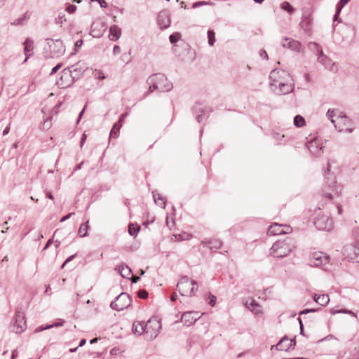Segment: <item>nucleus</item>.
Returning <instances> with one entry per match:
<instances>
[{"label": "nucleus", "instance_id": "338daca9", "mask_svg": "<svg viewBox=\"0 0 359 359\" xmlns=\"http://www.w3.org/2000/svg\"><path fill=\"white\" fill-rule=\"evenodd\" d=\"M64 323H65L64 320H60V322L51 324L50 325H53V327H55L62 326V325H63Z\"/></svg>", "mask_w": 359, "mask_h": 359}, {"label": "nucleus", "instance_id": "c85d7f7f", "mask_svg": "<svg viewBox=\"0 0 359 359\" xmlns=\"http://www.w3.org/2000/svg\"><path fill=\"white\" fill-rule=\"evenodd\" d=\"M144 322H134L133 325V332L134 334L141 335L145 334V330L144 329Z\"/></svg>", "mask_w": 359, "mask_h": 359}, {"label": "nucleus", "instance_id": "2eb2a0df", "mask_svg": "<svg viewBox=\"0 0 359 359\" xmlns=\"http://www.w3.org/2000/svg\"><path fill=\"white\" fill-rule=\"evenodd\" d=\"M296 345L295 339H289L284 337L276 345V348L279 351H287L290 349H294Z\"/></svg>", "mask_w": 359, "mask_h": 359}, {"label": "nucleus", "instance_id": "2f4dec72", "mask_svg": "<svg viewBox=\"0 0 359 359\" xmlns=\"http://www.w3.org/2000/svg\"><path fill=\"white\" fill-rule=\"evenodd\" d=\"M88 224V221L81 224V226L79 229V231H78V234L80 237H86L88 236V230L89 228V226Z\"/></svg>", "mask_w": 359, "mask_h": 359}, {"label": "nucleus", "instance_id": "6ab92c4d", "mask_svg": "<svg viewBox=\"0 0 359 359\" xmlns=\"http://www.w3.org/2000/svg\"><path fill=\"white\" fill-rule=\"evenodd\" d=\"M284 48H287L297 53H300L302 50V45L300 42L296 40H290L288 38H285L284 41L282 43Z\"/></svg>", "mask_w": 359, "mask_h": 359}, {"label": "nucleus", "instance_id": "13d9d810", "mask_svg": "<svg viewBox=\"0 0 359 359\" xmlns=\"http://www.w3.org/2000/svg\"><path fill=\"white\" fill-rule=\"evenodd\" d=\"M259 56L263 59L268 60V55L265 50L262 49L259 50Z\"/></svg>", "mask_w": 359, "mask_h": 359}, {"label": "nucleus", "instance_id": "680f3d73", "mask_svg": "<svg viewBox=\"0 0 359 359\" xmlns=\"http://www.w3.org/2000/svg\"><path fill=\"white\" fill-rule=\"evenodd\" d=\"M86 138H87V135H86V133H83L81 136V142H80V147H82L86 140Z\"/></svg>", "mask_w": 359, "mask_h": 359}, {"label": "nucleus", "instance_id": "4468645a", "mask_svg": "<svg viewBox=\"0 0 359 359\" xmlns=\"http://www.w3.org/2000/svg\"><path fill=\"white\" fill-rule=\"evenodd\" d=\"M200 318L199 313L196 311H187L183 313L181 321L186 326H190Z\"/></svg>", "mask_w": 359, "mask_h": 359}, {"label": "nucleus", "instance_id": "bf43d9fd", "mask_svg": "<svg viewBox=\"0 0 359 359\" xmlns=\"http://www.w3.org/2000/svg\"><path fill=\"white\" fill-rule=\"evenodd\" d=\"M121 53V48L117 46V45H115L113 48V53L114 55H118Z\"/></svg>", "mask_w": 359, "mask_h": 359}, {"label": "nucleus", "instance_id": "864d4df0", "mask_svg": "<svg viewBox=\"0 0 359 359\" xmlns=\"http://www.w3.org/2000/svg\"><path fill=\"white\" fill-rule=\"evenodd\" d=\"M76 6L74 5L69 4L67 6L66 11L69 13H73L76 11Z\"/></svg>", "mask_w": 359, "mask_h": 359}, {"label": "nucleus", "instance_id": "f8f14e48", "mask_svg": "<svg viewBox=\"0 0 359 359\" xmlns=\"http://www.w3.org/2000/svg\"><path fill=\"white\" fill-rule=\"evenodd\" d=\"M337 122L334 127L339 131L351 133L353 130V124L346 116H338Z\"/></svg>", "mask_w": 359, "mask_h": 359}, {"label": "nucleus", "instance_id": "7ed1b4c3", "mask_svg": "<svg viewBox=\"0 0 359 359\" xmlns=\"http://www.w3.org/2000/svg\"><path fill=\"white\" fill-rule=\"evenodd\" d=\"M147 83L149 85V91L144 93V97L155 90H159L161 92H168L173 88L172 83L168 81L164 74L161 73L149 76Z\"/></svg>", "mask_w": 359, "mask_h": 359}, {"label": "nucleus", "instance_id": "09e8293b", "mask_svg": "<svg viewBox=\"0 0 359 359\" xmlns=\"http://www.w3.org/2000/svg\"><path fill=\"white\" fill-rule=\"evenodd\" d=\"M319 310L320 309H306L300 311L299 315L307 314L309 313H314Z\"/></svg>", "mask_w": 359, "mask_h": 359}, {"label": "nucleus", "instance_id": "c03bdc74", "mask_svg": "<svg viewBox=\"0 0 359 359\" xmlns=\"http://www.w3.org/2000/svg\"><path fill=\"white\" fill-rule=\"evenodd\" d=\"M94 75H95V78H97V79H100V80H103L105 79L104 74L101 70H95L94 72Z\"/></svg>", "mask_w": 359, "mask_h": 359}, {"label": "nucleus", "instance_id": "c9c22d12", "mask_svg": "<svg viewBox=\"0 0 359 359\" xmlns=\"http://www.w3.org/2000/svg\"><path fill=\"white\" fill-rule=\"evenodd\" d=\"M140 229V226L131 224L129 225V227H128V233L130 236L136 237Z\"/></svg>", "mask_w": 359, "mask_h": 359}, {"label": "nucleus", "instance_id": "a18cd8bd", "mask_svg": "<svg viewBox=\"0 0 359 359\" xmlns=\"http://www.w3.org/2000/svg\"><path fill=\"white\" fill-rule=\"evenodd\" d=\"M128 115V112H126V113L122 114L120 116L118 121L116 122V126H118V127H119V128H121V127H122L123 122L124 121V119L126 118V117Z\"/></svg>", "mask_w": 359, "mask_h": 359}, {"label": "nucleus", "instance_id": "f257e3e1", "mask_svg": "<svg viewBox=\"0 0 359 359\" xmlns=\"http://www.w3.org/2000/svg\"><path fill=\"white\" fill-rule=\"evenodd\" d=\"M269 88L276 95H287L294 90V79L287 71L276 68L269 74Z\"/></svg>", "mask_w": 359, "mask_h": 359}, {"label": "nucleus", "instance_id": "6e6d98bb", "mask_svg": "<svg viewBox=\"0 0 359 359\" xmlns=\"http://www.w3.org/2000/svg\"><path fill=\"white\" fill-rule=\"evenodd\" d=\"M216 300H217V298L214 295H210L209 296V304L211 305L212 306H215V303H216Z\"/></svg>", "mask_w": 359, "mask_h": 359}, {"label": "nucleus", "instance_id": "4be33fe9", "mask_svg": "<svg viewBox=\"0 0 359 359\" xmlns=\"http://www.w3.org/2000/svg\"><path fill=\"white\" fill-rule=\"evenodd\" d=\"M33 41L29 38L26 39L24 41V53L26 55V57L24 60L23 62H25L28 58L32 55L33 50Z\"/></svg>", "mask_w": 359, "mask_h": 359}, {"label": "nucleus", "instance_id": "dca6fc26", "mask_svg": "<svg viewBox=\"0 0 359 359\" xmlns=\"http://www.w3.org/2000/svg\"><path fill=\"white\" fill-rule=\"evenodd\" d=\"M317 60L319 63L323 65L325 68L327 69L335 72L337 71V67L335 65V63L333 62L327 55H325L323 53H321V55L318 56Z\"/></svg>", "mask_w": 359, "mask_h": 359}, {"label": "nucleus", "instance_id": "aec40b11", "mask_svg": "<svg viewBox=\"0 0 359 359\" xmlns=\"http://www.w3.org/2000/svg\"><path fill=\"white\" fill-rule=\"evenodd\" d=\"M158 24L162 29L168 28L170 25V15L167 11H161L158 15Z\"/></svg>", "mask_w": 359, "mask_h": 359}, {"label": "nucleus", "instance_id": "e2e57ef3", "mask_svg": "<svg viewBox=\"0 0 359 359\" xmlns=\"http://www.w3.org/2000/svg\"><path fill=\"white\" fill-rule=\"evenodd\" d=\"M74 212H71V213H69L67 214V215L62 217L61 219H60V222H63L65 221H66L67 219H69L71 217V216L72 215H74Z\"/></svg>", "mask_w": 359, "mask_h": 359}, {"label": "nucleus", "instance_id": "9d476101", "mask_svg": "<svg viewBox=\"0 0 359 359\" xmlns=\"http://www.w3.org/2000/svg\"><path fill=\"white\" fill-rule=\"evenodd\" d=\"M46 41L49 46L51 57H59L65 53V46L61 40L47 39Z\"/></svg>", "mask_w": 359, "mask_h": 359}, {"label": "nucleus", "instance_id": "a878e982", "mask_svg": "<svg viewBox=\"0 0 359 359\" xmlns=\"http://www.w3.org/2000/svg\"><path fill=\"white\" fill-rule=\"evenodd\" d=\"M273 139L275 140L278 144H285L290 140V137L285 134H280L278 132L272 133Z\"/></svg>", "mask_w": 359, "mask_h": 359}, {"label": "nucleus", "instance_id": "e433bc0d", "mask_svg": "<svg viewBox=\"0 0 359 359\" xmlns=\"http://www.w3.org/2000/svg\"><path fill=\"white\" fill-rule=\"evenodd\" d=\"M207 34H208V44L210 46H212L215 43V32L212 30V29H209L207 32Z\"/></svg>", "mask_w": 359, "mask_h": 359}, {"label": "nucleus", "instance_id": "8fccbe9b", "mask_svg": "<svg viewBox=\"0 0 359 359\" xmlns=\"http://www.w3.org/2000/svg\"><path fill=\"white\" fill-rule=\"evenodd\" d=\"M148 292L146 290H139L137 296L140 299H147L148 297Z\"/></svg>", "mask_w": 359, "mask_h": 359}, {"label": "nucleus", "instance_id": "5701e85b", "mask_svg": "<svg viewBox=\"0 0 359 359\" xmlns=\"http://www.w3.org/2000/svg\"><path fill=\"white\" fill-rule=\"evenodd\" d=\"M121 34V29L117 25H112L109 27V39L112 41H117Z\"/></svg>", "mask_w": 359, "mask_h": 359}, {"label": "nucleus", "instance_id": "69168bd1", "mask_svg": "<svg viewBox=\"0 0 359 359\" xmlns=\"http://www.w3.org/2000/svg\"><path fill=\"white\" fill-rule=\"evenodd\" d=\"M298 321H299V326H300V334H304V326H303V323H302V320L300 318H298Z\"/></svg>", "mask_w": 359, "mask_h": 359}, {"label": "nucleus", "instance_id": "052dcab7", "mask_svg": "<svg viewBox=\"0 0 359 359\" xmlns=\"http://www.w3.org/2000/svg\"><path fill=\"white\" fill-rule=\"evenodd\" d=\"M76 254L73 255H71L69 256L65 261V262L62 264V268H63L65 266V265L66 264H67L68 262H69L70 261H72L75 257H76Z\"/></svg>", "mask_w": 359, "mask_h": 359}, {"label": "nucleus", "instance_id": "bb28decb", "mask_svg": "<svg viewBox=\"0 0 359 359\" xmlns=\"http://www.w3.org/2000/svg\"><path fill=\"white\" fill-rule=\"evenodd\" d=\"M152 194L155 203L162 208H165L166 205L165 199L157 191H154Z\"/></svg>", "mask_w": 359, "mask_h": 359}, {"label": "nucleus", "instance_id": "412c9836", "mask_svg": "<svg viewBox=\"0 0 359 359\" xmlns=\"http://www.w3.org/2000/svg\"><path fill=\"white\" fill-rule=\"evenodd\" d=\"M201 244L210 250H217L221 248L222 242L217 238H205L201 241Z\"/></svg>", "mask_w": 359, "mask_h": 359}, {"label": "nucleus", "instance_id": "cd10ccee", "mask_svg": "<svg viewBox=\"0 0 359 359\" xmlns=\"http://www.w3.org/2000/svg\"><path fill=\"white\" fill-rule=\"evenodd\" d=\"M308 149L311 153L316 156H320L323 151H322V147H318L316 142H311L308 144Z\"/></svg>", "mask_w": 359, "mask_h": 359}, {"label": "nucleus", "instance_id": "473e14b6", "mask_svg": "<svg viewBox=\"0 0 359 359\" xmlns=\"http://www.w3.org/2000/svg\"><path fill=\"white\" fill-rule=\"evenodd\" d=\"M330 302V298L328 294H323L318 295L316 299V302L319 304L321 306L327 305Z\"/></svg>", "mask_w": 359, "mask_h": 359}, {"label": "nucleus", "instance_id": "de8ad7c7", "mask_svg": "<svg viewBox=\"0 0 359 359\" xmlns=\"http://www.w3.org/2000/svg\"><path fill=\"white\" fill-rule=\"evenodd\" d=\"M83 44V40L79 39L74 43V52L72 53V55L75 54L78 51V49L81 47Z\"/></svg>", "mask_w": 359, "mask_h": 359}, {"label": "nucleus", "instance_id": "20e7f679", "mask_svg": "<svg viewBox=\"0 0 359 359\" xmlns=\"http://www.w3.org/2000/svg\"><path fill=\"white\" fill-rule=\"evenodd\" d=\"M294 245L292 239L287 238L283 241L275 242L270 249V255L277 258L287 256L293 250Z\"/></svg>", "mask_w": 359, "mask_h": 359}, {"label": "nucleus", "instance_id": "ddd939ff", "mask_svg": "<svg viewBox=\"0 0 359 359\" xmlns=\"http://www.w3.org/2000/svg\"><path fill=\"white\" fill-rule=\"evenodd\" d=\"M13 331L17 334L22 333L26 328V321L25 315L20 311H18L15 314V320L13 324Z\"/></svg>", "mask_w": 359, "mask_h": 359}, {"label": "nucleus", "instance_id": "37998d69", "mask_svg": "<svg viewBox=\"0 0 359 359\" xmlns=\"http://www.w3.org/2000/svg\"><path fill=\"white\" fill-rule=\"evenodd\" d=\"M56 23L62 24L63 22L66 21L65 14L64 13H60L57 18H55Z\"/></svg>", "mask_w": 359, "mask_h": 359}, {"label": "nucleus", "instance_id": "79ce46f5", "mask_svg": "<svg viewBox=\"0 0 359 359\" xmlns=\"http://www.w3.org/2000/svg\"><path fill=\"white\" fill-rule=\"evenodd\" d=\"M349 1L350 0H339L336 7L337 8V13H340L342 8L345 6L346 4H348Z\"/></svg>", "mask_w": 359, "mask_h": 359}, {"label": "nucleus", "instance_id": "49530a36", "mask_svg": "<svg viewBox=\"0 0 359 359\" xmlns=\"http://www.w3.org/2000/svg\"><path fill=\"white\" fill-rule=\"evenodd\" d=\"M180 34L178 33L172 34L170 35L169 39L171 43H176L180 39Z\"/></svg>", "mask_w": 359, "mask_h": 359}, {"label": "nucleus", "instance_id": "0e129e2a", "mask_svg": "<svg viewBox=\"0 0 359 359\" xmlns=\"http://www.w3.org/2000/svg\"><path fill=\"white\" fill-rule=\"evenodd\" d=\"M133 283H137L140 280V276L130 275V278Z\"/></svg>", "mask_w": 359, "mask_h": 359}, {"label": "nucleus", "instance_id": "1a4fd4ad", "mask_svg": "<svg viewBox=\"0 0 359 359\" xmlns=\"http://www.w3.org/2000/svg\"><path fill=\"white\" fill-rule=\"evenodd\" d=\"M130 295L126 292L121 293L114 301L110 304V307L116 311H121L128 308L130 304Z\"/></svg>", "mask_w": 359, "mask_h": 359}, {"label": "nucleus", "instance_id": "f704fd0d", "mask_svg": "<svg viewBox=\"0 0 359 359\" xmlns=\"http://www.w3.org/2000/svg\"><path fill=\"white\" fill-rule=\"evenodd\" d=\"M306 123L304 118L301 115H296L294 117V125L297 128L304 126Z\"/></svg>", "mask_w": 359, "mask_h": 359}, {"label": "nucleus", "instance_id": "603ef678", "mask_svg": "<svg viewBox=\"0 0 359 359\" xmlns=\"http://www.w3.org/2000/svg\"><path fill=\"white\" fill-rule=\"evenodd\" d=\"M210 4V3L207 2V1H197V2H195V3L193 4L192 7L194 8H198V7H199L201 6L207 5V4Z\"/></svg>", "mask_w": 359, "mask_h": 359}, {"label": "nucleus", "instance_id": "a19ab883", "mask_svg": "<svg viewBox=\"0 0 359 359\" xmlns=\"http://www.w3.org/2000/svg\"><path fill=\"white\" fill-rule=\"evenodd\" d=\"M327 118L331 121V122L334 125L336 124V120H334L333 118L335 116V110L329 109L326 114Z\"/></svg>", "mask_w": 359, "mask_h": 359}, {"label": "nucleus", "instance_id": "39448f33", "mask_svg": "<svg viewBox=\"0 0 359 359\" xmlns=\"http://www.w3.org/2000/svg\"><path fill=\"white\" fill-rule=\"evenodd\" d=\"M177 288L181 295L191 297L198 290V285L195 280H190L187 276H183L178 282Z\"/></svg>", "mask_w": 359, "mask_h": 359}, {"label": "nucleus", "instance_id": "72a5a7b5", "mask_svg": "<svg viewBox=\"0 0 359 359\" xmlns=\"http://www.w3.org/2000/svg\"><path fill=\"white\" fill-rule=\"evenodd\" d=\"M246 306L251 311L255 313H258L260 311V306L255 300H252L249 304L246 303Z\"/></svg>", "mask_w": 359, "mask_h": 359}, {"label": "nucleus", "instance_id": "b1692460", "mask_svg": "<svg viewBox=\"0 0 359 359\" xmlns=\"http://www.w3.org/2000/svg\"><path fill=\"white\" fill-rule=\"evenodd\" d=\"M116 270L118 271L123 278L129 279L130 275H132L131 269L126 264H121L116 269Z\"/></svg>", "mask_w": 359, "mask_h": 359}, {"label": "nucleus", "instance_id": "c756f323", "mask_svg": "<svg viewBox=\"0 0 359 359\" xmlns=\"http://www.w3.org/2000/svg\"><path fill=\"white\" fill-rule=\"evenodd\" d=\"M30 18V13L29 12H25L21 17L15 19L13 22H11L12 25H22L24 22L29 20Z\"/></svg>", "mask_w": 359, "mask_h": 359}, {"label": "nucleus", "instance_id": "4d7b16f0", "mask_svg": "<svg viewBox=\"0 0 359 359\" xmlns=\"http://www.w3.org/2000/svg\"><path fill=\"white\" fill-rule=\"evenodd\" d=\"M62 67V64L60 63V64H57L56 66H55L50 73V75H53L54 74H55L60 68Z\"/></svg>", "mask_w": 359, "mask_h": 359}, {"label": "nucleus", "instance_id": "3c124183", "mask_svg": "<svg viewBox=\"0 0 359 359\" xmlns=\"http://www.w3.org/2000/svg\"><path fill=\"white\" fill-rule=\"evenodd\" d=\"M353 236L355 238V242L359 245V227H357V228L353 229Z\"/></svg>", "mask_w": 359, "mask_h": 359}, {"label": "nucleus", "instance_id": "0eeeda50", "mask_svg": "<svg viewBox=\"0 0 359 359\" xmlns=\"http://www.w3.org/2000/svg\"><path fill=\"white\" fill-rule=\"evenodd\" d=\"M143 325L147 337L149 340L154 339L161 328V322L156 318H150L146 323H144Z\"/></svg>", "mask_w": 359, "mask_h": 359}, {"label": "nucleus", "instance_id": "a211bd4d", "mask_svg": "<svg viewBox=\"0 0 359 359\" xmlns=\"http://www.w3.org/2000/svg\"><path fill=\"white\" fill-rule=\"evenodd\" d=\"M288 228L289 226H283L278 223H274L269 227L267 234L269 236L285 234L287 233L286 229Z\"/></svg>", "mask_w": 359, "mask_h": 359}, {"label": "nucleus", "instance_id": "f03ea898", "mask_svg": "<svg viewBox=\"0 0 359 359\" xmlns=\"http://www.w3.org/2000/svg\"><path fill=\"white\" fill-rule=\"evenodd\" d=\"M87 69L88 66L86 63L83 61H79L61 72V83L57 81V84L62 87L69 86L74 80L78 79Z\"/></svg>", "mask_w": 359, "mask_h": 359}, {"label": "nucleus", "instance_id": "7c9ffc66", "mask_svg": "<svg viewBox=\"0 0 359 359\" xmlns=\"http://www.w3.org/2000/svg\"><path fill=\"white\" fill-rule=\"evenodd\" d=\"M309 48L316 53L318 56L319 55H321V53H323L322 48L320 46V45L316 42H309L308 44Z\"/></svg>", "mask_w": 359, "mask_h": 359}, {"label": "nucleus", "instance_id": "58836bf2", "mask_svg": "<svg viewBox=\"0 0 359 359\" xmlns=\"http://www.w3.org/2000/svg\"><path fill=\"white\" fill-rule=\"evenodd\" d=\"M280 8H281L283 10H284V11H287V12L290 13H293V11H294V8H293V7H292V6H291V4H290L289 2H287V1H284V2H283V3L280 4Z\"/></svg>", "mask_w": 359, "mask_h": 359}, {"label": "nucleus", "instance_id": "774afa93", "mask_svg": "<svg viewBox=\"0 0 359 359\" xmlns=\"http://www.w3.org/2000/svg\"><path fill=\"white\" fill-rule=\"evenodd\" d=\"M98 3L101 8H107V3L104 0H100L98 1Z\"/></svg>", "mask_w": 359, "mask_h": 359}, {"label": "nucleus", "instance_id": "f3484780", "mask_svg": "<svg viewBox=\"0 0 359 359\" xmlns=\"http://www.w3.org/2000/svg\"><path fill=\"white\" fill-rule=\"evenodd\" d=\"M311 262L315 266H319L328 263L329 257L322 252H316L311 256Z\"/></svg>", "mask_w": 359, "mask_h": 359}, {"label": "nucleus", "instance_id": "5fc2aeb1", "mask_svg": "<svg viewBox=\"0 0 359 359\" xmlns=\"http://www.w3.org/2000/svg\"><path fill=\"white\" fill-rule=\"evenodd\" d=\"M53 327V325H47L46 327H43V326H39L38 327L36 330H35V332H41L43 330H48V329H50V328H52Z\"/></svg>", "mask_w": 359, "mask_h": 359}, {"label": "nucleus", "instance_id": "4c0bfd02", "mask_svg": "<svg viewBox=\"0 0 359 359\" xmlns=\"http://www.w3.org/2000/svg\"><path fill=\"white\" fill-rule=\"evenodd\" d=\"M193 111L194 112H201V114H198L196 116V120L198 123H201L203 119V116L205 115V112H204V110L203 109H201V108H198L197 106H194V108H193Z\"/></svg>", "mask_w": 359, "mask_h": 359}, {"label": "nucleus", "instance_id": "6e6552de", "mask_svg": "<svg viewBox=\"0 0 359 359\" xmlns=\"http://www.w3.org/2000/svg\"><path fill=\"white\" fill-rule=\"evenodd\" d=\"M313 223L316 229L320 231H329L333 229L332 219L330 215L321 214V212L316 215Z\"/></svg>", "mask_w": 359, "mask_h": 359}, {"label": "nucleus", "instance_id": "423d86ee", "mask_svg": "<svg viewBox=\"0 0 359 359\" xmlns=\"http://www.w3.org/2000/svg\"><path fill=\"white\" fill-rule=\"evenodd\" d=\"M342 191V187L337 184L335 177L330 176L326 178L323 194L325 197L331 200L335 196H339Z\"/></svg>", "mask_w": 359, "mask_h": 359}, {"label": "nucleus", "instance_id": "ea45409f", "mask_svg": "<svg viewBox=\"0 0 359 359\" xmlns=\"http://www.w3.org/2000/svg\"><path fill=\"white\" fill-rule=\"evenodd\" d=\"M120 129L121 128L118 127V125L116 126V123H115L110 131V137L116 138L118 136Z\"/></svg>", "mask_w": 359, "mask_h": 359}, {"label": "nucleus", "instance_id": "9b49d317", "mask_svg": "<svg viewBox=\"0 0 359 359\" xmlns=\"http://www.w3.org/2000/svg\"><path fill=\"white\" fill-rule=\"evenodd\" d=\"M344 259L348 262L357 260L359 257V246L354 244H347L342 250Z\"/></svg>", "mask_w": 359, "mask_h": 359}, {"label": "nucleus", "instance_id": "393cba45", "mask_svg": "<svg viewBox=\"0 0 359 359\" xmlns=\"http://www.w3.org/2000/svg\"><path fill=\"white\" fill-rule=\"evenodd\" d=\"M312 20L309 15H304L302 18V20L299 25L302 29L305 32H309L311 28Z\"/></svg>", "mask_w": 359, "mask_h": 359}]
</instances>
